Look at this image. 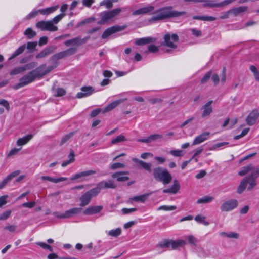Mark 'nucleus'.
<instances>
[{"label":"nucleus","mask_w":259,"mask_h":259,"mask_svg":"<svg viewBox=\"0 0 259 259\" xmlns=\"http://www.w3.org/2000/svg\"><path fill=\"white\" fill-rule=\"evenodd\" d=\"M250 174L248 177L244 178L240 183L237 193L242 194L247 188L248 191L252 190L257 185L256 179L259 177V166H255L252 164H249L242 167L238 172V175L244 176Z\"/></svg>","instance_id":"nucleus-1"},{"label":"nucleus","mask_w":259,"mask_h":259,"mask_svg":"<svg viewBox=\"0 0 259 259\" xmlns=\"http://www.w3.org/2000/svg\"><path fill=\"white\" fill-rule=\"evenodd\" d=\"M132 160L139 164L144 169L151 173L153 178L156 181L161 182L164 185L169 184L172 181V176L167 169L159 166L152 169L151 163H148L136 158H133Z\"/></svg>","instance_id":"nucleus-2"},{"label":"nucleus","mask_w":259,"mask_h":259,"mask_svg":"<svg viewBox=\"0 0 259 259\" xmlns=\"http://www.w3.org/2000/svg\"><path fill=\"white\" fill-rule=\"evenodd\" d=\"M171 6H167L157 9L153 14H155L149 20L150 22H156L169 18L178 17L186 14L185 11L173 10Z\"/></svg>","instance_id":"nucleus-3"},{"label":"nucleus","mask_w":259,"mask_h":259,"mask_svg":"<svg viewBox=\"0 0 259 259\" xmlns=\"http://www.w3.org/2000/svg\"><path fill=\"white\" fill-rule=\"evenodd\" d=\"M122 9L116 8L110 11H105L99 14L100 20L97 22L99 25H104L110 22H113L116 20V17L121 12Z\"/></svg>","instance_id":"nucleus-4"},{"label":"nucleus","mask_w":259,"mask_h":259,"mask_svg":"<svg viewBox=\"0 0 259 259\" xmlns=\"http://www.w3.org/2000/svg\"><path fill=\"white\" fill-rule=\"evenodd\" d=\"M164 41L161 43L162 46H164L171 49H176L177 45L175 42L179 41V36L176 34H171L168 33L164 35L163 37Z\"/></svg>","instance_id":"nucleus-5"},{"label":"nucleus","mask_w":259,"mask_h":259,"mask_svg":"<svg viewBox=\"0 0 259 259\" xmlns=\"http://www.w3.org/2000/svg\"><path fill=\"white\" fill-rule=\"evenodd\" d=\"M35 76H34L32 71H31L29 72L28 73H27L26 75L22 77L20 79L19 83L15 85L14 87V89H18L20 88L24 87L33 82L35 79Z\"/></svg>","instance_id":"nucleus-6"},{"label":"nucleus","mask_w":259,"mask_h":259,"mask_svg":"<svg viewBox=\"0 0 259 259\" xmlns=\"http://www.w3.org/2000/svg\"><path fill=\"white\" fill-rule=\"evenodd\" d=\"M76 49L75 48H69L65 51L60 52L53 55L50 58V60L52 61H57V60L62 59L65 57L73 55L76 53Z\"/></svg>","instance_id":"nucleus-7"},{"label":"nucleus","mask_w":259,"mask_h":259,"mask_svg":"<svg viewBox=\"0 0 259 259\" xmlns=\"http://www.w3.org/2000/svg\"><path fill=\"white\" fill-rule=\"evenodd\" d=\"M36 27L41 30H49L50 31H56L58 30V27L52 23V21H41L38 22L36 25Z\"/></svg>","instance_id":"nucleus-8"},{"label":"nucleus","mask_w":259,"mask_h":259,"mask_svg":"<svg viewBox=\"0 0 259 259\" xmlns=\"http://www.w3.org/2000/svg\"><path fill=\"white\" fill-rule=\"evenodd\" d=\"M126 28V25L119 26L115 25L107 28L103 33L102 38L105 39L111 35L116 32L122 31Z\"/></svg>","instance_id":"nucleus-9"},{"label":"nucleus","mask_w":259,"mask_h":259,"mask_svg":"<svg viewBox=\"0 0 259 259\" xmlns=\"http://www.w3.org/2000/svg\"><path fill=\"white\" fill-rule=\"evenodd\" d=\"M238 205V201L235 199H231L224 202L220 207L222 211L228 212L232 210Z\"/></svg>","instance_id":"nucleus-10"},{"label":"nucleus","mask_w":259,"mask_h":259,"mask_svg":"<svg viewBox=\"0 0 259 259\" xmlns=\"http://www.w3.org/2000/svg\"><path fill=\"white\" fill-rule=\"evenodd\" d=\"M81 209L80 208H73L67 210L64 213L59 214L58 212H54V214L58 218H69L72 216L79 213Z\"/></svg>","instance_id":"nucleus-11"},{"label":"nucleus","mask_w":259,"mask_h":259,"mask_svg":"<svg viewBox=\"0 0 259 259\" xmlns=\"http://www.w3.org/2000/svg\"><path fill=\"white\" fill-rule=\"evenodd\" d=\"M259 118V112L257 110H252L246 118V122L249 126L254 125Z\"/></svg>","instance_id":"nucleus-12"},{"label":"nucleus","mask_w":259,"mask_h":259,"mask_svg":"<svg viewBox=\"0 0 259 259\" xmlns=\"http://www.w3.org/2000/svg\"><path fill=\"white\" fill-rule=\"evenodd\" d=\"M81 92H78L76 97L78 99L90 96L94 92V89L91 86H84L80 89Z\"/></svg>","instance_id":"nucleus-13"},{"label":"nucleus","mask_w":259,"mask_h":259,"mask_svg":"<svg viewBox=\"0 0 259 259\" xmlns=\"http://www.w3.org/2000/svg\"><path fill=\"white\" fill-rule=\"evenodd\" d=\"M90 39L89 36L85 37L83 38H81L80 37L74 38L68 40L64 42V45L66 46L70 45L79 46L82 44H85Z\"/></svg>","instance_id":"nucleus-14"},{"label":"nucleus","mask_w":259,"mask_h":259,"mask_svg":"<svg viewBox=\"0 0 259 259\" xmlns=\"http://www.w3.org/2000/svg\"><path fill=\"white\" fill-rule=\"evenodd\" d=\"M236 0H225L222 2L216 3H214V0H212L211 3H205L203 4V7H210V8H218L224 7L226 5H228Z\"/></svg>","instance_id":"nucleus-15"},{"label":"nucleus","mask_w":259,"mask_h":259,"mask_svg":"<svg viewBox=\"0 0 259 259\" xmlns=\"http://www.w3.org/2000/svg\"><path fill=\"white\" fill-rule=\"evenodd\" d=\"M180 189V185L179 181L175 179L173 181V184L168 189H164L163 193H170L172 194H176Z\"/></svg>","instance_id":"nucleus-16"},{"label":"nucleus","mask_w":259,"mask_h":259,"mask_svg":"<svg viewBox=\"0 0 259 259\" xmlns=\"http://www.w3.org/2000/svg\"><path fill=\"white\" fill-rule=\"evenodd\" d=\"M102 205L91 206L85 209L83 211L84 215H94L99 213L103 210Z\"/></svg>","instance_id":"nucleus-17"},{"label":"nucleus","mask_w":259,"mask_h":259,"mask_svg":"<svg viewBox=\"0 0 259 259\" xmlns=\"http://www.w3.org/2000/svg\"><path fill=\"white\" fill-rule=\"evenodd\" d=\"M154 9V7L152 6H148L145 7L140 8L138 10H136L133 12L132 15L136 16V15H144L148 14L151 12H152Z\"/></svg>","instance_id":"nucleus-18"},{"label":"nucleus","mask_w":259,"mask_h":259,"mask_svg":"<svg viewBox=\"0 0 259 259\" xmlns=\"http://www.w3.org/2000/svg\"><path fill=\"white\" fill-rule=\"evenodd\" d=\"M20 173V170H15L10 175L7 176L1 183H0V189L3 188L12 179L17 176Z\"/></svg>","instance_id":"nucleus-19"},{"label":"nucleus","mask_w":259,"mask_h":259,"mask_svg":"<svg viewBox=\"0 0 259 259\" xmlns=\"http://www.w3.org/2000/svg\"><path fill=\"white\" fill-rule=\"evenodd\" d=\"M127 100L126 98L121 99L116 101H115L107 105L102 111L103 113H105L106 112H109L114 109L116 107H117L120 104L124 102Z\"/></svg>","instance_id":"nucleus-20"},{"label":"nucleus","mask_w":259,"mask_h":259,"mask_svg":"<svg viewBox=\"0 0 259 259\" xmlns=\"http://www.w3.org/2000/svg\"><path fill=\"white\" fill-rule=\"evenodd\" d=\"M56 49V47L52 46L44 49L36 56L37 59L45 58L53 53Z\"/></svg>","instance_id":"nucleus-21"},{"label":"nucleus","mask_w":259,"mask_h":259,"mask_svg":"<svg viewBox=\"0 0 259 259\" xmlns=\"http://www.w3.org/2000/svg\"><path fill=\"white\" fill-rule=\"evenodd\" d=\"M212 101H209L202 107V109L203 110L202 113V117H205L209 116L212 112V108L211 104Z\"/></svg>","instance_id":"nucleus-22"},{"label":"nucleus","mask_w":259,"mask_h":259,"mask_svg":"<svg viewBox=\"0 0 259 259\" xmlns=\"http://www.w3.org/2000/svg\"><path fill=\"white\" fill-rule=\"evenodd\" d=\"M210 135L209 132H205L202 133L200 135L197 136L193 141L192 145H196L199 144L208 139V136Z\"/></svg>","instance_id":"nucleus-23"},{"label":"nucleus","mask_w":259,"mask_h":259,"mask_svg":"<svg viewBox=\"0 0 259 259\" xmlns=\"http://www.w3.org/2000/svg\"><path fill=\"white\" fill-rule=\"evenodd\" d=\"M96 174V171L94 170H88L86 171L78 172L73 175L71 178V180H74L82 177H86Z\"/></svg>","instance_id":"nucleus-24"},{"label":"nucleus","mask_w":259,"mask_h":259,"mask_svg":"<svg viewBox=\"0 0 259 259\" xmlns=\"http://www.w3.org/2000/svg\"><path fill=\"white\" fill-rule=\"evenodd\" d=\"M46 67V64H44L40 65L35 69L32 71L36 78L42 77V76L47 74L45 70Z\"/></svg>","instance_id":"nucleus-25"},{"label":"nucleus","mask_w":259,"mask_h":259,"mask_svg":"<svg viewBox=\"0 0 259 259\" xmlns=\"http://www.w3.org/2000/svg\"><path fill=\"white\" fill-rule=\"evenodd\" d=\"M128 173L127 171L117 172L114 173L112 175V177L114 179H116L119 182H125L129 180V177L125 175H128Z\"/></svg>","instance_id":"nucleus-26"},{"label":"nucleus","mask_w":259,"mask_h":259,"mask_svg":"<svg viewBox=\"0 0 259 259\" xmlns=\"http://www.w3.org/2000/svg\"><path fill=\"white\" fill-rule=\"evenodd\" d=\"M220 236L230 239H239L240 235L238 233L234 232H221L219 233Z\"/></svg>","instance_id":"nucleus-27"},{"label":"nucleus","mask_w":259,"mask_h":259,"mask_svg":"<svg viewBox=\"0 0 259 259\" xmlns=\"http://www.w3.org/2000/svg\"><path fill=\"white\" fill-rule=\"evenodd\" d=\"M187 244L185 240L183 239H178L177 240H171V249L175 250L179 247H182Z\"/></svg>","instance_id":"nucleus-28"},{"label":"nucleus","mask_w":259,"mask_h":259,"mask_svg":"<svg viewBox=\"0 0 259 259\" xmlns=\"http://www.w3.org/2000/svg\"><path fill=\"white\" fill-rule=\"evenodd\" d=\"M98 184V186L102 190L106 188H115L116 185L114 184L112 181L109 180L108 181H102Z\"/></svg>","instance_id":"nucleus-29"},{"label":"nucleus","mask_w":259,"mask_h":259,"mask_svg":"<svg viewBox=\"0 0 259 259\" xmlns=\"http://www.w3.org/2000/svg\"><path fill=\"white\" fill-rule=\"evenodd\" d=\"M92 198L89 196V194L85 192L82 195L80 198V206L81 207H84L89 204Z\"/></svg>","instance_id":"nucleus-30"},{"label":"nucleus","mask_w":259,"mask_h":259,"mask_svg":"<svg viewBox=\"0 0 259 259\" xmlns=\"http://www.w3.org/2000/svg\"><path fill=\"white\" fill-rule=\"evenodd\" d=\"M41 180L42 181H48L54 183H57L60 182L66 181L67 179L65 177H60L59 178H53L50 176H44L41 177Z\"/></svg>","instance_id":"nucleus-31"},{"label":"nucleus","mask_w":259,"mask_h":259,"mask_svg":"<svg viewBox=\"0 0 259 259\" xmlns=\"http://www.w3.org/2000/svg\"><path fill=\"white\" fill-rule=\"evenodd\" d=\"M248 7L246 6H240L231 9L232 15L234 16H237L247 11Z\"/></svg>","instance_id":"nucleus-32"},{"label":"nucleus","mask_w":259,"mask_h":259,"mask_svg":"<svg viewBox=\"0 0 259 259\" xmlns=\"http://www.w3.org/2000/svg\"><path fill=\"white\" fill-rule=\"evenodd\" d=\"M33 137V135L29 134L26 136L19 138L17 141V145L19 146H22L27 144Z\"/></svg>","instance_id":"nucleus-33"},{"label":"nucleus","mask_w":259,"mask_h":259,"mask_svg":"<svg viewBox=\"0 0 259 259\" xmlns=\"http://www.w3.org/2000/svg\"><path fill=\"white\" fill-rule=\"evenodd\" d=\"M26 49V45L23 44L20 47H19L11 55V56L9 58V60H12L19 55L21 54Z\"/></svg>","instance_id":"nucleus-34"},{"label":"nucleus","mask_w":259,"mask_h":259,"mask_svg":"<svg viewBox=\"0 0 259 259\" xmlns=\"http://www.w3.org/2000/svg\"><path fill=\"white\" fill-rule=\"evenodd\" d=\"M58 5H56L47 8L46 9H40L39 13H40L42 15H48L55 11L56 10L58 9Z\"/></svg>","instance_id":"nucleus-35"},{"label":"nucleus","mask_w":259,"mask_h":259,"mask_svg":"<svg viewBox=\"0 0 259 259\" xmlns=\"http://www.w3.org/2000/svg\"><path fill=\"white\" fill-rule=\"evenodd\" d=\"M76 133V131L70 132L62 138L60 142V145L62 146L71 139Z\"/></svg>","instance_id":"nucleus-36"},{"label":"nucleus","mask_w":259,"mask_h":259,"mask_svg":"<svg viewBox=\"0 0 259 259\" xmlns=\"http://www.w3.org/2000/svg\"><path fill=\"white\" fill-rule=\"evenodd\" d=\"M101 189L98 186V184H97L96 187L92 189L90 191L87 192L89 194V196L91 198L96 197L101 191Z\"/></svg>","instance_id":"nucleus-37"},{"label":"nucleus","mask_w":259,"mask_h":259,"mask_svg":"<svg viewBox=\"0 0 259 259\" xmlns=\"http://www.w3.org/2000/svg\"><path fill=\"white\" fill-rule=\"evenodd\" d=\"M148 196V194H143L139 196H136L130 198V200L131 201L144 203L147 199Z\"/></svg>","instance_id":"nucleus-38"},{"label":"nucleus","mask_w":259,"mask_h":259,"mask_svg":"<svg viewBox=\"0 0 259 259\" xmlns=\"http://www.w3.org/2000/svg\"><path fill=\"white\" fill-rule=\"evenodd\" d=\"M125 141H126L125 137L122 135H120L116 137L113 138L111 140V143L112 144H117Z\"/></svg>","instance_id":"nucleus-39"},{"label":"nucleus","mask_w":259,"mask_h":259,"mask_svg":"<svg viewBox=\"0 0 259 259\" xmlns=\"http://www.w3.org/2000/svg\"><path fill=\"white\" fill-rule=\"evenodd\" d=\"M95 20H96L95 18L93 17L87 18V19H85L82 20L81 21H80V22H79L78 23H77L76 25V27L79 28L83 25H84L85 24H87L90 23L92 22H94Z\"/></svg>","instance_id":"nucleus-40"},{"label":"nucleus","mask_w":259,"mask_h":259,"mask_svg":"<svg viewBox=\"0 0 259 259\" xmlns=\"http://www.w3.org/2000/svg\"><path fill=\"white\" fill-rule=\"evenodd\" d=\"M24 34L28 39H32L36 35V32L34 31L30 28L26 29Z\"/></svg>","instance_id":"nucleus-41"},{"label":"nucleus","mask_w":259,"mask_h":259,"mask_svg":"<svg viewBox=\"0 0 259 259\" xmlns=\"http://www.w3.org/2000/svg\"><path fill=\"white\" fill-rule=\"evenodd\" d=\"M171 246V239H164L161 241L158 244V246L160 248H168Z\"/></svg>","instance_id":"nucleus-42"},{"label":"nucleus","mask_w":259,"mask_h":259,"mask_svg":"<svg viewBox=\"0 0 259 259\" xmlns=\"http://www.w3.org/2000/svg\"><path fill=\"white\" fill-rule=\"evenodd\" d=\"M214 199V198L211 196H205L203 198H201L200 199H199L197 201V203L198 204H201V203H210L211 201H212Z\"/></svg>","instance_id":"nucleus-43"},{"label":"nucleus","mask_w":259,"mask_h":259,"mask_svg":"<svg viewBox=\"0 0 259 259\" xmlns=\"http://www.w3.org/2000/svg\"><path fill=\"white\" fill-rule=\"evenodd\" d=\"M121 229L120 228H118L115 230H110L108 232V234L109 236L117 237L121 234Z\"/></svg>","instance_id":"nucleus-44"},{"label":"nucleus","mask_w":259,"mask_h":259,"mask_svg":"<svg viewBox=\"0 0 259 259\" xmlns=\"http://www.w3.org/2000/svg\"><path fill=\"white\" fill-rule=\"evenodd\" d=\"M206 217L201 215H196L195 217V220L198 223L203 224L205 226H208L209 224L208 222L205 221Z\"/></svg>","instance_id":"nucleus-45"},{"label":"nucleus","mask_w":259,"mask_h":259,"mask_svg":"<svg viewBox=\"0 0 259 259\" xmlns=\"http://www.w3.org/2000/svg\"><path fill=\"white\" fill-rule=\"evenodd\" d=\"M25 71V68L23 66L18 67L13 69L10 73L11 75H14Z\"/></svg>","instance_id":"nucleus-46"},{"label":"nucleus","mask_w":259,"mask_h":259,"mask_svg":"<svg viewBox=\"0 0 259 259\" xmlns=\"http://www.w3.org/2000/svg\"><path fill=\"white\" fill-rule=\"evenodd\" d=\"M189 244L192 245L196 246L197 244V239L193 235H189L186 237Z\"/></svg>","instance_id":"nucleus-47"},{"label":"nucleus","mask_w":259,"mask_h":259,"mask_svg":"<svg viewBox=\"0 0 259 259\" xmlns=\"http://www.w3.org/2000/svg\"><path fill=\"white\" fill-rule=\"evenodd\" d=\"M37 45V41L28 42L26 45V48L29 50L30 52H32L35 50Z\"/></svg>","instance_id":"nucleus-48"},{"label":"nucleus","mask_w":259,"mask_h":259,"mask_svg":"<svg viewBox=\"0 0 259 259\" xmlns=\"http://www.w3.org/2000/svg\"><path fill=\"white\" fill-rule=\"evenodd\" d=\"M176 206L162 205L158 208V210L172 211L176 209Z\"/></svg>","instance_id":"nucleus-49"},{"label":"nucleus","mask_w":259,"mask_h":259,"mask_svg":"<svg viewBox=\"0 0 259 259\" xmlns=\"http://www.w3.org/2000/svg\"><path fill=\"white\" fill-rule=\"evenodd\" d=\"M169 153L175 157H181L184 154L182 150H171L169 151Z\"/></svg>","instance_id":"nucleus-50"},{"label":"nucleus","mask_w":259,"mask_h":259,"mask_svg":"<svg viewBox=\"0 0 259 259\" xmlns=\"http://www.w3.org/2000/svg\"><path fill=\"white\" fill-rule=\"evenodd\" d=\"M211 75L212 72L211 71L207 72L201 79V83L204 84L206 83L211 78Z\"/></svg>","instance_id":"nucleus-51"},{"label":"nucleus","mask_w":259,"mask_h":259,"mask_svg":"<svg viewBox=\"0 0 259 259\" xmlns=\"http://www.w3.org/2000/svg\"><path fill=\"white\" fill-rule=\"evenodd\" d=\"M125 166V164L122 163L117 162L114 163L110 165V169L112 170H114L118 168H123Z\"/></svg>","instance_id":"nucleus-52"},{"label":"nucleus","mask_w":259,"mask_h":259,"mask_svg":"<svg viewBox=\"0 0 259 259\" xmlns=\"http://www.w3.org/2000/svg\"><path fill=\"white\" fill-rule=\"evenodd\" d=\"M37 65V63L36 62H32L26 64L23 66L25 68V71L30 70L36 67Z\"/></svg>","instance_id":"nucleus-53"},{"label":"nucleus","mask_w":259,"mask_h":259,"mask_svg":"<svg viewBox=\"0 0 259 259\" xmlns=\"http://www.w3.org/2000/svg\"><path fill=\"white\" fill-rule=\"evenodd\" d=\"M100 6H105L107 9H110L113 7V4L110 0H104L100 3Z\"/></svg>","instance_id":"nucleus-54"},{"label":"nucleus","mask_w":259,"mask_h":259,"mask_svg":"<svg viewBox=\"0 0 259 259\" xmlns=\"http://www.w3.org/2000/svg\"><path fill=\"white\" fill-rule=\"evenodd\" d=\"M64 14H60L55 17L51 21H52L53 24H57L64 17Z\"/></svg>","instance_id":"nucleus-55"},{"label":"nucleus","mask_w":259,"mask_h":259,"mask_svg":"<svg viewBox=\"0 0 259 259\" xmlns=\"http://www.w3.org/2000/svg\"><path fill=\"white\" fill-rule=\"evenodd\" d=\"M149 138L150 142H151V141H156L158 139L162 138V136L160 134H153V135H150L149 136Z\"/></svg>","instance_id":"nucleus-56"},{"label":"nucleus","mask_w":259,"mask_h":259,"mask_svg":"<svg viewBox=\"0 0 259 259\" xmlns=\"http://www.w3.org/2000/svg\"><path fill=\"white\" fill-rule=\"evenodd\" d=\"M228 144V142H221L213 145L210 149L211 150H215L217 148L221 147L223 146L227 145Z\"/></svg>","instance_id":"nucleus-57"},{"label":"nucleus","mask_w":259,"mask_h":259,"mask_svg":"<svg viewBox=\"0 0 259 259\" xmlns=\"http://www.w3.org/2000/svg\"><path fill=\"white\" fill-rule=\"evenodd\" d=\"M66 94V91L63 88H58L56 90V94L55 96L56 97H61L64 95Z\"/></svg>","instance_id":"nucleus-58"},{"label":"nucleus","mask_w":259,"mask_h":259,"mask_svg":"<svg viewBox=\"0 0 259 259\" xmlns=\"http://www.w3.org/2000/svg\"><path fill=\"white\" fill-rule=\"evenodd\" d=\"M21 149V148H14L11 149L10 152L7 154V157H10L13 155L17 154L19 151Z\"/></svg>","instance_id":"nucleus-59"},{"label":"nucleus","mask_w":259,"mask_h":259,"mask_svg":"<svg viewBox=\"0 0 259 259\" xmlns=\"http://www.w3.org/2000/svg\"><path fill=\"white\" fill-rule=\"evenodd\" d=\"M11 211L10 210L4 212L0 215V220H5L8 219L11 215Z\"/></svg>","instance_id":"nucleus-60"},{"label":"nucleus","mask_w":259,"mask_h":259,"mask_svg":"<svg viewBox=\"0 0 259 259\" xmlns=\"http://www.w3.org/2000/svg\"><path fill=\"white\" fill-rule=\"evenodd\" d=\"M137 210V209L136 208H124L122 209V212L124 214H126L128 213H131L134 212H135Z\"/></svg>","instance_id":"nucleus-61"},{"label":"nucleus","mask_w":259,"mask_h":259,"mask_svg":"<svg viewBox=\"0 0 259 259\" xmlns=\"http://www.w3.org/2000/svg\"><path fill=\"white\" fill-rule=\"evenodd\" d=\"M0 105H3L6 109L9 111L10 110V105L9 102L5 99L0 100Z\"/></svg>","instance_id":"nucleus-62"},{"label":"nucleus","mask_w":259,"mask_h":259,"mask_svg":"<svg viewBox=\"0 0 259 259\" xmlns=\"http://www.w3.org/2000/svg\"><path fill=\"white\" fill-rule=\"evenodd\" d=\"M231 15H232V12H231V9L225 12V13H224L221 16H220V19H227L229 17V16Z\"/></svg>","instance_id":"nucleus-63"},{"label":"nucleus","mask_w":259,"mask_h":259,"mask_svg":"<svg viewBox=\"0 0 259 259\" xmlns=\"http://www.w3.org/2000/svg\"><path fill=\"white\" fill-rule=\"evenodd\" d=\"M148 101L152 104H155L156 103H161L162 101V100L160 98H151L148 99Z\"/></svg>","instance_id":"nucleus-64"}]
</instances>
